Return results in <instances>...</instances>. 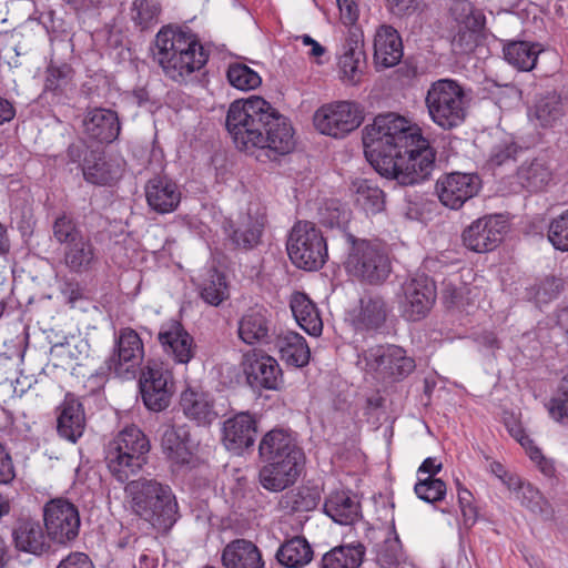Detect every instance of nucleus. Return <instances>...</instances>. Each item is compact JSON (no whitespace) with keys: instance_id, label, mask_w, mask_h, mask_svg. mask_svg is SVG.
<instances>
[{"instance_id":"1","label":"nucleus","mask_w":568,"mask_h":568,"mask_svg":"<svg viewBox=\"0 0 568 568\" xmlns=\"http://www.w3.org/2000/svg\"><path fill=\"white\" fill-rule=\"evenodd\" d=\"M363 145L372 166L400 185L425 181L435 165V152L419 129L396 113L375 116L363 129Z\"/></svg>"},{"instance_id":"2","label":"nucleus","mask_w":568,"mask_h":568,"mask_svg":"<svg viewBox=\"0 0 568 568\" xmlns=\"http://www.w3.org/2000/svg\"><path fill=\"white\" fill-rule=\"evenodd\" d=\"M226 128L236 146L246 152L287 154L294 149L293 129L287 119L261 97L232 102Z\"/></svg>"},{"instance_id":"3","label":"nucleus","mask_w":568,"mask_h":568,"mask_svg":"<svg viewBox=\"0 0 568 568\" xmlns=\"http://www.w3.org/2000/svg\"><path fill=\"white\" fill-rule=\"evenodd\" d=\"M155 54L164 74L182 83L207 60L202 44L190 30L164 28L156 34Z\"/></svg>"},{"instance_id":"4","label":"nucleus","mask_w":568,"mask_h":568,"mask_svg":"<svg viewBox=\"0 0 568 568\" xmlns=\"http://www.w3.org/2000/svg\"><path fill=\"white\" fill-rule=\"evenodd\" d=\"M132 509L158 529H168L176 521L178 503L171 488L154 479L140 478L125 486Z\"/></svg>"},{"instance_id":"5","label":"nucleus","mask_w":568,"mask_h":568,"mask_svg":"<svg viewBox=\"0 0 568 568\" xmlns=\"http://www.w3.org/2000/svg\"><path fill=\"white\" fill-rule=\"evenodd\" d=\"M150 442L135 425L120 430L104 446V463L109 473L120 483L138 474L146 462Z\"/></svg>"},{"instance_id":"6","label":"nucleus","mask_w":568,"mask_h":568,"mask_svg":"<svg viewBox=\"0 0 568 568\" xmlns=\"http://www.w3.org/2000/svg\"><path fill=\"white\" fill-rule=\"evenodd\" d=\"M425 104L432 121L444 130L459 126L467 115L466 91L453 79H439L430 83Z\"/></svg>"},{"instance_id":"7","label":"nucleus","mask_w":568,"mask_h":568,"mask_svg":"<svg viewBox=\"0 0 568 568\" xmlns=\"http://www.w3.org/2000/svg\"><path fill=\"white\" fill-rule=\"evenodd\" d=\"M352 247L345 261L346 272L364 283H383L390 273V260L386 250L378 243L367 240H355L347 235Z\"/></svg>"},{"instance_id":"8","label":"nucleus","mask_w":568,"mask_h":568,"mask_svg":"<svg viewBox=\"0 0 568 568\" xmlns=\"http://www.w3.org/2000/svg\"><path fill=\"white\" fill-rule=\"evenodd\" d=\"M286 248L292 263L305 271L321 268L327 257L326 242L311 222H297L292 227Z\"/></svg>"},{"instance_id":"9","label":"nucleus","mask_w":568,"mask_h":568,"mask_svg":"<svg viewBox=\"0 0 568 568\" xmlns=\"http://www.w3.org/2000/svg\"><path fill=\"white\" fill-rule=\"evenodd\" d=\"M366 369L376 379L396 382L407 377L415 369V361L397 345H377L364 353Z\"/></svg>"},{"instance_id":"10","label":"nucleus","mask_w":568,"mask_h":568,"mask_svg":"<svg viewBox=\"0 0 568 568\" xmlns=\"http://www.w3.org/2000/svg\"><path fill=\"white\" fill-rule=\"evenodd\" d=\"M161 449L175 473H186L200 466L197 444L186 425L166 426L161 436Z\"/></svg>"},{"instance_id":"11","label":"nucleus","mask_w":568,"mask_h":568,"mask_svg":"<svg viewBox=\"0 0 568 568\" xmlns=\"http://www.w3.org/2000/svg\"><path fill=\"white\" fill-rule=\"evenodd\" d=\"M144 358V345L140 335L132 328H121L114 338V347L105 365L122 379H133Z\"/></svg>"},{"instance_id":"12","label":"nucleus","mask_w":568,"mask_h":568,"mask_svg":"<svg viewBox=\"0 0 568 568\" xmlns=\"http://www.w3.org/2000/svg\"><path fill=\"white\" fill-rule=\"evenodd\" d=\"M140 390L144 405L153 412L165 409L174 393L173 376L169 367L158 361H148L140 376Z\"/></svg>"},{"instance_id":"13","label":"nucleus","mask_w":568,"mask_h":568,"mask_svg":"<svg viewBox=\"0 0 568 568\" xmlns=\"http://www.w3.org/2000/svg\"><path fill=\"white\" fill-rule=\"evenodd\" d=\"M363 121L362 110L356 103L338 101L321 106L314 114V125L322 133L342 138L357 129Z\"/></svg>"},{"instance_id":"14","label":"nucleus","mask_w":568,"mask_h":568,"mask_svg":"<svg viewBox=\"0 0 568 568\" xmlns=\"http://www.w3.org/2000/svg\"><path fill=\"white\" fill-rule=\"evenodd\" d=\"M48 537L59 544H65L78 536L80 517L70 501L57 498L45 504L43 509Z\"/></svg>"},{"instance_id":"15","label":"nucleus","mask_w":568,"mask_h":568,"mask_svg":"<svg viewBox=\"0 0 568 568\" xmlns=\"http://www.w3.org/2000/svg\"><path fill=\"white\" fill-rule=\"evenodd\" d=\"M436 298L435 285L427 276H417L403 285L399 308L407 321H419L430 311Z\"/></svg>"},{"instance_id":"16","label":"nucleus","mask_w":568,"mask_h":568,"mask_svg":"<svg viewBox=\"0 0 568 568\" xmlns=\"http://www.w3.org/2000/svg\"><path fill=\"white\" fill-rule=\"evenodd\" d=\"M507 230L503 215H487L474 221L463 233L465 246L477 253L493 251L501 242Z\"/></svg>"},{"instance_id":"17","label":"nucleus","mask_w":568,"mask_h":568,"mask_svg":"<svg viewBox=\"0 0 568 568\" xmlns=\"http://www.w3.org/2000/svg\"><path fill=\"white\" fill-rule=\"evenodd\" d=\"M479 187V178L468 173L453 172L436 181V194L440 203L452 210L460 209L478 193Z\"/></svg>"},{"instance_id":"18","label":"nucleus","mask_w":568,"mask_h":568,"mask_svg":"<svg viewBox=\"0 0 568 568\" xmlns=\"http://www.w3.org/2000/svg\"><path fill=\"white\" fill-rule=\"evenodd\" d=\"M244 372L248 384L254 388L277 390L283 385V374L277 361L257 352L244 355Z\"/></svg>"},{"instance_id":"19","label":"nucleus","mask_w":568,"mask_h":568,"mask_svg":"<svg viewBox=\"0 0 568 568\" xmlns=\"http://www.w3.org/2000/svg\"><path fill=\"white\" fill-rule=\"evenodd\" d=\"M264 224V214L257 207L248 206L246 213L240 214L236 221L226 220L223 230L235 246L252 248L258 244Z\"/></svg>"},{"instance_id":"20","label":"nucleus","mask_w":568,"mask_h":568,"mask_svg":"<svg viewBox=\"0 0 568 568\" xmlns=\"http://www.w3.org/2000/svg\"><path fill=\"white\" fill-rule=\"evenodd\" d=\"M158 341L164 353L175 363L187 364L195 356L196 346L193 337L176 321L161 325Z\"/></svg>"},{"instance_id":"21","label":"nucleus","mask_w":568,"mask_h":568,"mask_svg":"<svg viewBox=\"0 0 568 568\" xmlns=\"http://www.w3.org/2000/svg\"><path fill=\"white\" fill-rule=\"evenodd\" d=\"M258 479L262 487L268 491H282L292 486L301 475L305 459L264 460Z\"/></svg>"},{"instance_id":"22","label":"nucleus","mask_w":568,"mask_h":568,"mask_svg":"<svg viewBox=\"0 0 568 568\" xmlns=\"http://www.w3.org/2000/svg\"><path fill=\"white\" fill-rule=\"evenodd\" d=\"M256 433L255 418L250 413L242 412L223 423L222 443L229 452L239 455L254 444Z\"/></svg>"},{"instance_id":"23","label":"nucleus","mask_w":568,"mask_h":568,"mask_svg":"<svg viewBox=\"0 0 568 568\" xmlns=\"http://www.w3.org/2000/svg\"><path fill=\"white\" fill-rule=\"evenodd\" d=\"M237 335L247 345L268 344L274 335V324L264 307L247 310L239 320Z\"/></svg>"},{"instance_id":"24","label":"nucleus","mask_w":568,"mask_h":568,"mask_svg":"<svg viewBox=\"0 0 568 568\" xmlns=\"http://www.w3.org/2000/svg\"><path fill=\"white\" fill-rule=\"evenodd\" d=\"M258 453L263 460L305 459L296 437L288 430L274 428L261 439Z\"/></svg>"},{"instance_id":"25","label":"nucleus","mask_w":568,"mask_h":568,"mask_svg":"<svg viewBox=\"0 0 568 568\" xmlns=\"http://www.w3.org/2000/svg\"><path fill=\"white\" fill-rule=\"evenodd\" d=\"M183 414L201 426H209L219 417L214 399L209 392L187 386L180 396Z\"/></svg>"},{"instance_id":"26","label":"nucleus","mask_w":568,"mask_h":568,"mask_svg":"<svg viewBox=\"0 0 568 568\" xmlns=\"http://www.w3.org/2000/svg\"><path fill=\"white\" fill-rule=\"evenodd\" d=\"M84 134L100 143H111L120 134V121L116 112L105 108L87 111L82 121Z\"/></svg>"},{"instance_id":"27","label":"nucleus","mask_w":568,"mask_h":568,"mask_svg":"<svg viewBox=\"0 0 568 568\" xmlns=\"http://www.w3.org/2000/svg\"><path fill=\"white\" fill-rule=\"evenodd\" d=\"M124 166L122 158H105L91 152L84 159L82 173L84 180L91 184L110 186L122 178Z\"/></svg>"},{"instance_id":"28","label":"nucleus","mask_w":568,"mask_h":568,"mask_svg":"<svg viewBox=\"0 0 568 568\" xmlns=\"http://www.w3.org/2000/svg\"><path fill=\"white\" fill-rule=\"evenodd\" d=\"M339 78L344 83L357 84L361 82L365 68V52L358 30H351L343 45L338 60Z\"/></svg>"},{"instance_id":"29","label":"nucleus","mask_w":568,"mask_h":568,"mask_svg":"<svg viewBox=\"0 0 568 568\" xmlns=\"http://www.w3.org/2000/svg\"><path fill=\"white\" fill-rule=\"evenodd\" d=\"M145 197L149 206L160 213H171L181 202V191L178 184L166 176H155L145 185Z\"/></svg>"},{"instance_id":"30","label":"nucleus","mask_w":568,"mask_h":568,"mask_svg":"<svg viewBox=\"0 0 568 568\" xmlns=\"http://www.w3.org/2000/svg\"><path fill=\"white\" fill-rule=\"evenodd\" d=\"M324 511L339 525H352L361 517L359 499L351 490H333L325 498Z\"/></svg>"},{"instance_id":"31","label":"nucleus","mask_w":568,"mask_h":568,"mask_svg":"<svg viewBox=\"0 0 568 568\" xmlns=\"http://www.w3.org/2000/svg\"><path fill=\"white\" fill-rule=\"evenodd\" d=\"M403 57L398 32L390 26H381L374 37V62L378 68H392Z\"/></svg>"},{"instance_id":"32","label":"nucleus","mask_w":568,"mask_h":568,"mask_svg":"<svg viewBox=\"0 0 568 568\" xmlns=\"http://www.w3.org/2000/svg\"><path fill=\"white\" fill-rule=\"evenodd\" d=\"M85 428V416L83 406L73 395H67L58 417V433L61 437L71 443L83 435Z\"/></svg>"},{"instance_id":"33","label":"nucleus","mask_w":568,"mask_h":568,"mask_svg":"<svg viewBox=\"0 0 568 568\" xmlns=\"http://www.w3.org/2000/svg\"><path fill=\"white\" fill-rule=\"evenodd\" d=\"M225 568H264L260 549L246 539H235L227 544L222 552Z\"/></svg>"},{"instance_id":"34","label":"nucleus","mask_w":568,"mask_h":568,"mask_svg":"<svg viewBox=\"0 0 568 568\" xmlns=\"http://www.w3.org/2000/svg\"><path fill=\"white\" fill-rule=\"evenodd\" d=\"M387 306L378 295H364L353 312V322L361 329H377L386 321Z\"/></svg>"},{"instance_id":"35","label":"nucleus","mask_w":568,"mask_h":568,"mask_svg":"<svg viewBox=\"0 0 568 568\" xmlns=\"http://www.w3.org/2000/svg\"><path fill=\"white\" fill-rule=\"evenodd\" d=\"M98 250L89 236L64 246L63 263L72 273L89 272L98 263Z\"/></svg>"},{"instance_id":"36","label":"nucleus","mask_w":568,"mask_h":568,"mask_svg":"<svg viewBox=\"0 0 568 568\" xmlns=\"http://www.w3.org/2000/svg\"><path fill=\"white\" fill-rule=\"evenodd\" d=\"M13 541L18 550L32 555H41L48 547L45 535L40 523L21 520L13 530Z\"/></svg>"},{"instance_id":"37","label":"nucleus","mask_w":568,"mask_h":568,"mask_svg":"<svg viewBox=\"0 0 568 568\" xmlns=\"http://www.w3.org/2000/svg\"><path fill=\"white\" fill-rule=\"evenodd\" d=\"M290 306L297 324L312 336L321 335L323 322L315 304L305 293L295 292L290 300Z\"/></svg>"},{"instance_id":"38","label":"nucleus","mask_w":568,"mask_h":568,"mask_svg":"<svg viewBox=\"0 0 568 568\" xmlns=\"http://www.w3.org/2000/svg\"><path fill=\"white\" fill-rule=\"evenodd\" d=\"M504 485L507 486L514 498L531 513L546 517L550 515L548 501L529 483L523 481L518 476H507V479H504Z\"/></svg>"},{"instance_id":"39","label":"nucleus","mask_w":568,"mask_h":568,"mask_svg":"<svg viewBox=\"0 0 568 568\" xmlns=\"http://www.w3.org/2000/svg\"><path fill=\"white\" fill-rule=\"evenodd\" d=\"M276 346L281 358L286 364L295 367H303L308 364L311 352L302 335L295 332H287L278 336Z\"/></svg>"},{"instance_id":"40","label":"nucleus","mask_w":568,"mask_h":568,"mask_svg":"<svg viewBox=\"0 0 568 568\" xmlns=\"http://www.w3.org/2000/svg\"><path fill=\"white\" fill-rule=\"evenodd\" d=\"M541 51L538 43L527 41H510L503 49L505 60L520 71H530Z\"/></svg>"},{"instance_id":"41","label":"nucleus","mask_w":568,"mask_h":568,"mask_svg":"<svg viewBox=\"0 0 568 568\" xmlns=\"http://www.w3.org/2000/svg\"><path fill=\"white\" fill-rule=\"evenodd\" d=\"M313 558L311 545L304 537H293L286 540L277 550V561L287 568H300Z\"/></svg>"},{"instance_id":"42","label":"nucleus","mask_w":568,"mask_h":568,"mask_svg":"<svg viewBox=\"0 0 568 568\" xmlns=\"http://www.w3.org/2000/svg\"><path fill=\"white\" fill-rule=\"evenodd\" d=\"M365 555L363 545H343L327 551L322 560L321 568H358Z\"/></svg>"},{"instance_id":"43","label":"nucleus","mask_w":568,"mask_h":568,"mask_svg":"<svg viewBox=\"0 0 568 568\" xmlns=\"http://www.w3.org/2000/svg\"><path fill=\"white\" fill-rule=\"evenodd\" d=\"M550 178L549 168L540 159L525 161L517 171L518 183L530 192L541 190L550 181Z\"/></svg>"},{"instance_id":"44","label":"nucleus","mask_w":568,"mask_h":568,"mask_svg":"<svg viewBox=\"0 0 568 568\" xmlns=\"http://www.w3.org/2000/svg\"><path fill=\"white\" fill-rule=\"evenodd\" d=\"M529 114L539 125L544 128L552 126L562 115L560 95L556 92L539 95Z\"/></svg>"},{"instance_id":"45","label":"nucleus","mask_w":568,"mask_h":568,"mask_svg":"<svg viewBox=\"0 0 568 568\" xmlns=\"http://www.w3.org/2000/svg\"><path fill=\"white\" fill-rule=\"evenodd\" d=\"M321 499L316 487L302 486L285 493L280 500L283 510L298 513L311 511L316 508Z\"/></svg>"},{"instance_id":"46","label":"nucleus","mask_w":568,"mask_h":568,"mask_svg":"<svg viewBox=\"0 0 568 568\" xmlns=\"http://www.w3.org/2000/svg\"><path fill=\"white\" fill-rule=\"evenodd\" d=\"M200 295L205 303L219 306L230 295L225 276L216 270H210L201 284Z\"/></svg>"},{"instance_id":"47","label":"nucleus","mask_w":568,"mask_h":568,"mask_svg":"<svg viewBox=\"0 0 568 568\" xmlns=\"http://www.w3.org/2000/svg\"><path fill=\"white\" fill-rule=\"evenodd\" d=\"M353 190L356 195V202L367 212L376 213L383 210V191L367 180H356L353 182Z\"/></svg>"},{"instance_id":"48","label":"nucleus","mask_w":568,"mask_h":568,"mask_svg":"<svg viewBox=\"0 0 568 568\" xmlns=\"http://www.w3.org/2000/svg\"><path fill=\"white\" fill-rule=\"evenodd\" d=\"M161 6L151 0H133L131 6L132 20L141 27L148 29L159 22Z\"/></svg>"},{"instance_id":"49","label":"nucleus","mask_w":568,"mask_h":568,"mask_svg":"<svg viewBox=\"0 0 568 568\" xmlns=\"http://www.w3.org/2000/svg\"><path fill=\"white\" fill-rule=\"evenodd\" d=\"M227 80L232 87L242 91L256 89L262 82L257 72L240 63L230 65Z\"/></svg>"},{"instance_id":"50","label":"nucleus","mask_w":568,"mask_h":568,"mask_svg":"<svg viewBox=\"0 0 568 568\" xmlns=\"http://www.w3.org/2000/svg\"><path fill=\"white\" fill-rule=\"evenodd\" d=\"M52 233L54 240L64 244V246H69L85 236L77 223L64 214L58 216L53 222Z\"/></svg>"},{"instance_id":"51","label":"nucleus","mask_w":568,"mask_h":568,"mask_svg":"<svg viewBox=\"0 0 568 568\" xmlns=\"http://www.w3.org/2000/svg\"><path fill=\"white\" fill-rule=\"evenodd\" d=\"M547 409L554 420L568 422V375L560 381L557 390L547 404Z\"/></svg>"},{"instance_id":"52","label":"nucleus","mask_w":568,"mask_h":568,"mask_svg":"<svg viewBox=\"0 0 568 568\" xmlns=\"http://www.w3.org/2000/svg\"><path fill=\"white\" fill-rule=\"evenodd\" d=\"M414 491L419 499L426 503H437L446 495V484L442 479L427 476L415 484Z\"/></svg>"},{"instance_id":"53","label":"nucleus","mask_w":568,"mask_h":568,"mask_svg":"<svg viewBox=\"0 0 568 568\" xmlns=\"http://www.w3.org/2000/svg\"><path fill=\"white\" fill-rule=\"evenodd\" d=\"M513 435L526 449L529 458L538 466L540 471L546 476H551L555 470L551 460L547 459L542 455L541 450L534 444V442L525 435L521 429H517Z\"/></svg>"},{"instance_id":"54","label":"nucleus","mask_w":568,"mask_h":568,"mask_svg":"<svg viewBox=\"0 0 568 568\" xmlns=\"http://www.w3.org/2000/svg\"><path fill=\"white\" fill-rule=\"evenodd\" d=\"M513 435L526 449L529 458L538 466L540 471L546 476H551L555 470L551 460L547 459L542 455L541 450L534 444V442L525 435L521 429H517Z\"/></svg>"},{"instance_id":"55","label":"nucleus","mask_w":568,"mask_h":568,"mask_svg":"<svg viewBox=\"0 0 568 568\" xmlns=\"http://www.w3.org/2000/svg\"><path fill=\"white\" fill-rule=\"evenodd\" d=\"M72 69L68 64L50 65L47 70L45 89L53 92H65L71 85Z\"/></svg>"},{"instance_id":"56","label":"nucleus","mask_w":568,"mask_h":568,"mask_svg":"<svg viewBox=\"0 0 568 568\" xmlns=\"http://www.w3.org/2000/svg\"><path fill=\"white\" fill-rule=\"evenodd\" d=\"M377 560L384 568H394L404 560L402 545L397 536L385 539L378 549Z\"/></svg>"},{"instance_id":"57","label":"nucleus","mask_w":568,"mask_h":568,"mask_svg":"<svg viewBox=\"0 0 568 568\" xmlns=\"http://www.w3.org/2000/svg\"><path fill=\"white\" fill-rule=\"evenodd\" d=\"M548 240L555 248L568 251V210L550 223Z\"/></svg>"},{"instance_id":"58","label":"nucleus","mask_w":568,"mask_h":568,"mask_svg":"<svg viewBox=\"0 0 568 568\" xmlns=\"http://www.w3.org/2000/svg\"><path fill=\"white\" fill-rule=\"evenodd\" d=\"M519 153H523V149L516 145L510 138H505L491 149L489 162L499 166L516 160Z\"/></svg>"},{"instance_id":"59","label":"nucleus","mask_w":568,"mask_h":568,"mask_svg":"<svg viewBox=\"0 0 568 568\" xmlns=\"http://www.w3.org/2000/svg\"><path fill=\"white\" fill-rule=\"evenodd\" d=\"M562 290L560 278L549 276L542 280L536 287L535 298L538 304H545L556 298Z\"/></svg>"},{"instance_id":"60","label":"nucleus","mask_w":568,"mask_h":568,"mask_svg":"<svg viewBox=\"0 0 568 568\" xmlns=\"http://www.w3.org/2000/svg\"><path fill=\"white\" fill-rule=\"evenodd\" d=\"M457 496L464 523L465 525L470 526L476 521L477 517L476 508L473 506V495L468 489L458 484Z\"/></svg>"},{"instance_id":"61","label":"nucleus","mask_w":568,"mask_h":568,"mask_svg":"<svg viewBox=\"0 0 568 568\" xmlns=\"http://www.w3.org/2000/svg\"><path fill=\"white\" fill-rule=\"evenodd\" d=\"M420 3L422 0H386L389 11L398 17L416 12L419 9Z\"/></svg>"},{"instance_id":"62","label":"nucleus","mask_w":568,"mask_h":568,"mask_svg":"<svg viewBox=\"0 0 568 568\" xmlns=\"http://www.w3.org/2000/svg\"><path fill=\"white\" fill-rule=\"evenodd\" d=\"M16 477L14 467L10 454L0 443V484L7 485Z\"/></svg>"},{"instance_id":"63","label":"nucleus","mask_w":568,"mask_h":568,"mask_svg":"<svg viewBox=\"0 0 568 568\" xmlns=\"http://www.w3.org/2000/svg\"><path fill=\"white\" fill-rule=\"evenodd\" d=\"M339 9L341 20L344 24H354L359 16L357 0H336Z\"/></svg>"},{"instance_id":"64","label":"nucleus","mask_w":568,"mask_h":568,"mask_svg":"<svg viewBox=\"0 0 568 568\" xmlns=\"http://www.w3.org/2000/svg\"><path fill=\"white\" fill-rule=\"evenodd\" d=\"M57 568H94V566L85 554L72 552L62 559Z\"/></svg>"}]
</instances>
